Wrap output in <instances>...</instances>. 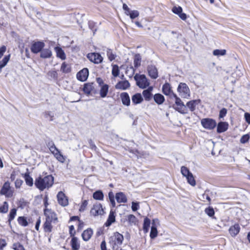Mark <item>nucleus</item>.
<instances>
[{"instance_id":"nucleus-54","label":"nucleus","mask_w":250,"mask_h":250,"mask_svg":"<svg viewBox=\"0 0 250 250\" xmlns=\"http://www.w3.org/2000/svg\"><path fill=\"white\" fill-rule=\"evenodd\" d=\"M128 15L130 19H134L139 16V12L137 10H132Z\"/></svg>"},{"instance_id":"nucleus-47","label":"nucleus","mask_w":250,"mask_h":250,"mask_svg":"<svg viewBox=\"0 0 250 250\" xmlns=\"http://www.w3.org/2000/svg\"><path fill=\"white\" fill-rule=\"evenodd\" d=\"M188 183L191 186H195L196 182L195 180H194V178L193 176V175L192 173H191L189 175H188V177H186Z\"/></svg>"},{"instance_id":"nucleus-25","label":"nucleus","mask_w":250,"mask_h":250,"mask_svg":"<svg viewBox=\"0 0 250 250\" xmlns=\"http://www.w3.org/2000/svg\"><path fill=\"white\" fill-rule=\"evenodd\" d=\"M72 250H78L80 248V244L77 237L73 236L70 242Z\"/></svg>"},{"instance_id":"nucleus-56","label":"nucleus","mask_w":250,"mask_h":250,"mask_svg":"<svg viewBox=\"0 0 250 250\" xmlns=\"http://www.w3.org/2000/svg\"><path fill=\"white\" fill-rule=\"evenodd\" d=\"M48 75L51 78L56 79L58 78V73L57 71L55 70L50 71L48 73Z\"/></svg>"},{"instance_id":"nucleus-60","label":"nucleus","mask_w":250,"mask_h":250,"mask_svg":"<svg viewBox=\"0 0 250 250\" xmlns=\"http://www.w3.org/2000/svg\"><path fill=\"white\" fill-rule=\"evenodd\" d=\"M123 8L125 11V14L128 16L131 11L128 8V6L126 4L124 3L123 5Z\"/></svg>"},{"instance_id":"nucleus-55","label":"nucleus","mask_w":250,"mask_h":250,"mask_svg":"<svg viewBox=\"0 0 250 250\" xmlns=\"http://www.w3.org/2000/svg\"><path fill=\"white\" fill-rule=\"evenodd\" d=\"M172 11L174 13L179 15L182 12L183 10L180 6H174L173 7Z\"/></svg>"},{"instance_id":"nucleus-10","label":"nucleus","mask_w":250,"mask_h":250,"mask_svg":"<svg viewBox=\"0 0 250 250\" xmlns=\"http://www.w3.org/2000/svg\"><path fill=\"white\" fill-rule=\"evenodd\" d=\"M57 197L58 203L62 207H66L68 205V199L63 192H59Z\"/></svg>"},{"instance_id":"nucleus-43","label":"nucleus","mask_w":250,"mask_h":250,"mask_svg":"<svg viewBox=\"0 0 250 250\" xmlns=\"http://www.w3.org/2000/svg\"><path fill=\"white\" fill-rule=\"evenodd\" d=\"M10 59V55L5 56L3 59L0 61V68L1 69L2 68L4 67L8 62Z\"/></svg>"},{"instance_id":"nucleus-2","label":"nucleus","mask_w":250,"mask_h":250,"mask_svg":"<svg viewBox=\"0 0 250 250\" xmlns=\"http://www.w3.org/2000/svg\"><path fill=\"white\" fill-rule=\"evenodd\" d=\"M123 240V235L116 232L109 237L108 243L113 250H118L122 245Z\"/></svg>"},{"instance_id":"nucleus-8","label":"nucleus","mask_w":250,"mask_h":250,"mask_svg":"<svg viewBox=\"0 0 250 250\" xmlns=\"http://www.w3.org/2000/svg\"><path fill=\"white\" fill-rule=\"evenodd\" d=\"M87 58L91 62L98 64L102 62L103 58L101 55L98 53H88L87 55Z\"/></svg>"},{"instance_id":"nucleus-37","label":"nucleus","mask_w":250,"mask_h":250,"mask_svg":"<svg viewBox=\"0 0 250 250\" xmlns=\"http://www.w3.org/2000/svg\"><path fill=\"white\" fill-rule=\"evenodd\" d=\"M205 212L209 217H211L212 218H215V217L214 216L215 212L212 207H208L205 208Z\"/></svg>"},{"instance_id":"nucleus-64","label":"nucleus","mask_w":250,"mask_h":250,"mask_svg":"<svg viewBox=\"0 0 250 250\" xmlns=\"http://www.w3.org/2000/svg\"><path fill=\"white\" fill-rule=\"evenodd\" d=\"M244 116H245V120H246V121L247 122V123H248V124H250V114L249 113H245V115H244Z\"/></svg>"},{"instance_id":"nucleus-31","label":"nucleus","mask_w":250,"mask_h":250,"mask_svg":"<svg viewBox=\"0 0 250 250\" xmlns=\"http://www.w3.org/2000/svg\"><path fill=\"white\" fill-rule=\"evenodd\" d=\"M40 52V57L42 58H49L52 56V52L49 49H42Z\"/></svg>"},{"instance_id":"nucleus-27","label":"nucleus","mask_w":250,"mask_h":250,"mask_svg":"<svg viewBox=\"0 0 250 250\" xmlns=\"http://www.w3.org/2000/svg\"><path fill=\"white\" fill-rule=\"evenodd\" d=\"M55 50L57 54V57L60 58L62 60L66 59V56L64 51L60 47L57 46L55 47Z\"/></svg>"},{"instance_id":"nucleus-18","label":"nucleus","mask_w":250,"mask_h":250,"mask_svg":"<svg viewBox=\"0 0 250 250\" xmlns=\"http://www.w3.org/2000/svg\"><path fill=\"white\" fill-rule=\"evenodd\" d=\"M229 124L227 122H220L217 126V132L218 133H223L226 131L228 128Z\"/></svg>"},{"instance_id":"nucleus-4","label":"nucleus","mask_w":250,"mask_h":250,"mask_svg":"<svg viewBox=\"0 0 250 250\" xmlns=\"http://www.w3.org/2000/svg\"><path fill=\"white\" fill-rule=\"evenodd\" d=\"M134 79L136 81L137 85L141 88H146L149 85L148 80L144 74H136L134 76Z\"/></svg>"},{"instance_id":"nucleus-51","label":"nucleus","mask_w":250,"mask_h":250,"mask_svg":"<svg viewBox=\"0 0 250 250\" xmlns=\"http://www.w3.org/2000/svg\"><path fill=\"white\" fill-rule=\"evenodd\" d=\"M127 220L130 224H135L137 222V218L134 215L130 214L127 216Z\"/></svg>"},{"instance_id":"nucleus-11","label":"nucleus","mask_w":250,"mask_h":250,"mask_svg":"<svg viewBox=\"0 0 250 250\" xmlns=\"http://www.w3.org/2000/svg\"><path fill=\"white\" fill-rule=\"evenodd\" d=\"M148 75L153 79H156L158 77V70L154 65H148L147 67Z\"/></svg>"},{"instance_id":"nucleus-19","label":"nucleus","mask_w":250,"mask_h":250,"mask_svg":"<svg viewBox=\"0 0 250 250\" xmlns=\"http://www.w3.org/2000/svg\"><path fill=\"white\" fill-rule=\"evenodd\" d=\"M130 85L128 81L119 82L115 85L116 89L125 90L130 87Z\"/></svg>"},{"instance_id":"nucleus-5","label":"nucleus","mask_w":250,"mask_h":250,"mask_svg":"<svg viewBox=\"0 0 250 250\" xmlns=\"http://www.w3.org/2000/svg\"><path fill=\"white\" fill-rule=\"evenodd\" d=\"M177 91L183 98L188 99L190 97L189 89L185 83H180L177 88Z\"/></svg>"},{"instance_id":"nucleus-34","label":"nucleus","mask_w":250,"mask_h":250,"mask_svg":"<svg viewBox=\"0 0 250 250\" xmlns=\"http://www.w3.org/2000/svg\"><path fill=\"white\" fill-rule=\"evenodd\" d=\"M61 71L64 73H68L71 72V68L69 64L63 62L62 64Z\"/></svg>"},{"instance_id":"nucleus-63","label":"nucleus","mask_w":250,"mask_h":250,"mask_svg":"<svg viewBox=\"0 0 250 250\" xmlns=\"http://www.w3.org/2000/svg\"><path fill=\"white\" fill-rule=\"evenodd\" d=\"M69 233L72 237L74 236L75 234V230L74 226L71 225L69 227Z\"/></svg>"},{"instance_id":"nucleus-41","label":"nucleus","mask_w":250,"mask_h":250,"mask_svg":"<svg viewBox=\"0 0 250 250\" xmlns=\"http://www.w3.org/2000/svg\"><path fill=\"white\" fill-rule=\"evenodd\" d=\"M112 75L115 77H117L119 76L120 70L119 69V67L117 64H113L112 65Z\"/></svg>"},{"instance_id":"nucleus-38","label":"nucleus","mask_w":250,"mask_h":250,"mask_svg":"<svg viewBox=\"0 0 250 250\" xmlns=\"http://www.w3.org/2000/svg\"><path fill=\"white\" fill-rule=\"evenodd\" d=\"M18 222L20 225L23 227H26L28 225L26 218L24 216L19 217L18 218Z\"/></svg>"},{"instance_id":"nucleus-39","label":"nucleus","mask_w":250,"mask_h":250,"mask_svg":"<svg viewBox=\"0 0 250 250\" xmlns=\"http://www.w3.org/2000/svg\"><path fill=\"white\" fill-rule=\"evenodd\" d=\"M93 197L96 200H101L103 199L104 194L100 190H98L93 193Z\"/></svg>"},{"instance_id":"nucleus-46","label":"nucleus","mask_w":250,"mask_h":250,"mask_svg":"<svg viewBox=\"0 0 250 250\" xmlns=\"http://www.w3.org/2000/svg\"><path fill=\"white\" fill-rule=\"evenodd\" d=\"M8 210V204L7 202H4L2 205L0 206V212L5 213Z\"/></svg>"},{"instance_id":"nucleus-3","label":"nucleus","mask_w":250,"mask_h":250,"mask_svg":"<svg viewBox=\"0 0 250 250\" xmlns=\"http://www.w3.org/2000/svg\"><path fill=\"white\" fill-rule=\"evenodd\" d=\"M173 98H175V103L176 105V107L173 106L174 108L181 114H187L188 113L187 108L181 99L176 94H173Z\"/></svg>"},{"instance_id":"nucleus-59","label":"nucleus","mask_w":250,"mask_h":250,"mask_svg":"<svg viewBox=\"0 0 250 250\" xmlns=\"http://www.w3.org/2000/svg\"><path fill=\"white\" fill-rule=\"evenodd\" d=\"M139 208V205L138 203L132 202L131 208H132V210L133 211H135L137 210Z\"/></svg>"},{"instance_id":"nucleus-22","label":"nucleus","mask_w":250,"mask_h":250,"mask_svg":"<svg viewBox=\"0 0 250 250\" xmlns=\"http://www.w3.org/2000/svg\"><path fill=\"white\" fill-rule=\"evenodd\" d=\"M94 90V83H87L84 84L83 91L87 95L90 94Z\"/></svg>"},{"instance_id":"nucleus-16","label":"nucleus","mask_w":250,"mask_h":250,"mask_svg":"<svg viewBox=\"0 0 250 250\" xmlns=\"http://www.w3.org/2000/svg\"><path fill=\"white\" fill-rule=\"evenodd\" d=\"M22 175L24 179L26 185L32 187L33 185V179L30 176L28 168L26 169V172L24 174H22Z\"/></svg>"},{"instance_id":"nucleus-40","label":"nucleus","mask_w":250,"mask_h":250,"mask_svg":"<svg viewBox=\"0 0 250 250\" xmlns=\"http://www.w3.org/2000/svg\"><path fill=\"white\" fill-rule=\"evenodd\" d=\"M226 52L225 49H215L213 51V55L215 56H225Z\"/></svg>"},{"instance_id":"nucleus-21","label":"nucleus","mask_w":250,"mask_h":250,"mask_svg":"<svg viewBox=\"0 0 250 250\" xmlns=\"http://www.w3.org/2000/svg\"><path fill=\"white\" fill-rule=\"evenodd\" d=\"M121 98L122 104L126 106H129L130 104V100L129 95L126 92H123L121 94Z\"/></svg>"},{"instance_id":"nucleus-44","label":"nucleus","mask_w":250,"mask_h":250,"mask_svg":"<svg viewBox=\"0 0 250 250\" xmlns=\"http://www.w3.org/2000/svg\"><path fill=\"white\" fill-rule=\"evenodd\" d=\"M181 172L182 174L187 177L191 173L189 171V169L185 166H182L181 168Z\"/></svg>"},{"instance_id":"nucleus-26","label":"nucleus","mask_w":250,"mask_h":250,"mask_svg":"<svg viewBox=\"0 0 250 250\" xmlns=\"http://www.w3.org/2000/svg\"><path fill=\"white\" fill-rule=\"evenodd\" d=\"M143 101V98L140 93H136L132 96V101L134 104H140Z\"/></svg>"},{"instance_id":"nucleus-42","label":"nucleus","mask_w":250,"mask_h":250,"mask_svg":"<svg viewBox=\"0 0 250 250\" xmlns=\"http://www.w3.org/2000/svg\"><path fill=\"white\" fill-rule=\"evenodd\" d=\"M142 94L143 95V97H144L145 100L146 101H149L152 98V93H150L148 91H146L145 90H144L143 91Z\"/></svg>"},{"instance_id":"nucleus-17","label":"nucleus","mask_w":250,"mask_h":250,"mask_svg":"<svg viewBox=\"0 0 250 250\" xmlns=\"http://www.w3.org/2000/svg\"><path fill=\"white\" fill-rule=\"evenodd\" d=\"M240 230V227L238 224H235L229 229V232L232 237L236 236Z\"/></svg>"},{"instance_id":"nucleus-53","label":"nucleus","mask_w":250,"mask_h":250,"mask_svg":"<svg viewBox=\"0 0 250 250\" xmlns=\"http://www.w3.org/2000/svg\"><path fill=\"white\" fill-rule=\"evenodd\" d=\"M87 205H88V201L87 200H83L82 202V204L80 207L79 211L80 212H83L85 210Z\"/></svg>"},{"instance_id":"nucleus-52","label":"nucleus","mask_w":250,"mask_h":250,"mask_svg":"<svg viewBox=\"0 0 250 250\" xmlns=\"http://www.w3.org/2000/svg\"><path fill=\"white\" fill-rule=\"evenodd\" d=\"M135 72V69L133 67V66H130L129 67H127L125 73L126 74H128L129 77L131 78L133 75L134 74Z\"/></svg>"},{"instance_id":"nucleus-12","label":"nucleus","mask_w":250,"mask_h":250,"mask_svg":"<svg viewBox=\"0 0 250 250\" xmlns=\"http://www.w3.org/2000/svg\"><path fill=\"white\" fill-rule=\"evenodd\" d=\"M103 213L104 210L100 204L94 205L90 210L91 215L94 216L102 215Z\"/></svg>"},{"instance_id":"nucleus-33","label":"nucleus","mask_w":250,"mask_h":250,"mask_svg":"<svg viewBox=\"0 0 250 250\" xmlns=\"http://www.w3.org/2000/svg\"><path fill=\"white\" fill-rule=\"evenodd\" d=\"M53 222H52L50 221H47V220H45V222H44V223L43 225V229L45 232H51L52 229V226L51 224Z\"/></svg>"},{"instance_id":"nucleus-58","label":"nucleus","mask_w":250,"mask_h":250,"mask_svg":"<svg viewBox=\"0 0 250 250\" xmlns=\"http://www.w3.org/2000/svg\"><path fill=\"white\" fill-rule=\"evenodd\" d=\"M227 113V110L225 108H223L219 112V118H224Z\"/></svg>"},{"instance_id":"nucleus-61","label":"nucleus","mask_w":250,"mask_h":250,"mask_svg":"<svg viewBox=\"0 0 250 250\" xmlns=\"http://www.w3.org/2000/svg\"><path fill=\"white\" fill-rule=\"evenodd\" d=\"M7 243L4 239H0V250H2L6 247Z\"/></svg>"},{"instance_id":"nucleus-20","label":"nucleus","mask_w":250,"mask_h":250,"mask_svg":"<svg viewBox=\"0 0 250 250\" xmlns=\"http://www.w3.org/2000/svg\"><path fill=\"white\" fill-rule=\"evenodd\" d=\"M200 102V100H194L188 102L186 104V107L189 108L191 112L195 110L196 106Z\"/></svg>"},{"instance_id":"nucleus-48","label":"nucleus","mask_w":250,"mask_h":250,"mask_svg":"<svg viewBox=\"0 0 250 250\" xmlns=\"http://www.w3.org/2000/svg\"><path fill=\"white\" fill-rule=\"evenodd\" d=\"M106 54H107V56L108 58V59L110 61L114 60L115 59V57L116 56V55L114 54L113 53L112 51L110 49H107Z\"/></svg>"},{"instance_id":"nucleus-30","label":"nucleus","mask_w":250,"mask_h":250,"mask_svg":"<svg viewBox=\"0 0 250 250\" xmlns=\"http://www.w3.org/2000/svg\"><path fill=\"white\" fill-rule=\"evenodd\" d=\"M115 221V216L114 213L112 211H110L108 219L105 223L106 227L110 226Z\"/></svg>"},{"instance_id":"nucleus-9","label":"nucleus","mask_w":250,"mask_h":250,"mask_svg":"<svg viewBox=\"0 0 250 250\" xmlns=\"http://www.w3.org/2000/svg\"><path fill=\"white\" fill-rule=\"evenodd\" d=\"M45 44L42 42H36L32 43L31 46V51L35 54L40 52L44 47Z\"/></svg>"},{"instance_id":"nucleus-1","label":"nucleus","mask_w":250,"mask_h":250,"mask_svg":"<svg viewBox=\"0 0 250 250\" xmlns=\"http://www.w3.org/2000/svg\"><path fill=\"white\" fill-rule=\"evenodd\" d=\"M53 183L54 177L51 175L43 178L39 176L35 181V185L36 188H50Z\"/></svg>"},{"instance_id":"nucleus-36","label":"nucleus","mask_w":250,"mask_h":250,"mask_svg":"<svg viewBox=\"0 0 250 250\" xmlns=\"http://www.w3.org/2000/svg\"><path fill=\"white\" fill-rule=\"evenodd\" d=\"M141 56L139 54H137L134 56V65L136 68L138 67L141 65Z\"/></svg>"},{"instance_id":"nucleus-6","label":"nucleus","mask_w":250,"mask_h":250,"mask_svg":"<svg viewBox=\"0 0 250 250\" xmlns=\"http://www.w3.org/2000/svg\"><path fill=\"white\" fill-rule=\"evenodd\" d=\"M201 123L204 128L208 130L213 129L216 126V121L210 118H204L201 120Z\"/></svg>"},{"instance_id":"nucleus-24","label":"nucleus","mask_w":250,"mask_h":250,"mask_svg":"<svg viewBox=\"0 0 250 250\" xmlns=\"http://www.w3.org/2000/svg\"><path fill=\"white\" fill-rule=\"evenodd\" d=\"M93 234V230L91 229H88L85 230L82 234V237L83 240L87 241L90 239Z\"/></svg>"},{"instance_id":"nucleus-35","label":"nucleus","mask_w":250,"mask_h":250,"mask_svg":"<svg viewBox=\"0 0 250 250\" xmlns=\"http://www.w3.org/2000/svg\"><path fill=\"white\" fill-rule=\"evenodd\" d=\"M150 220L148 218H145L144 221L143 230L145 233H147L149 230Z\"/></svg>"},{"instance_id":"nucleus-50","label":"nucleus","mask_w":250,"mask_h":250,"mask_svg":"<svg viewBox=\"0 0 250 250\" xmlns=\"http://www.w3.org/2000/svg\"><path fill=\"white\" fill-rule=\"evenodd\" d=\"M54 155L56 159L60 162L63 163L65 159L60 151L56 152V153Z\"/></svg>"},{"instance_id":"nucleus-45","label":"nucleus","mask_w":250,"mask_h":250,"mask_svg":"<svg viewBox=\"0 0 250 250\" xmlns=\"http://www.w3.org/2000/svg\"><path fill=\"white\" fill-rule=\"evenodd\" d=\"M17 213V209L15 208H12L11 209L9 214V218H8V221L10 222L11 221H12L15 217V216L16 215Z\"/></svg>"},{"instance_id":"nucleus-23","label":"nucleus","mask_w":250,"mask_h":250,"mask_svg":"<svg viewBox=\"0 0 250 250\" xmlns=\"http://www.w3.org/2000/svg\"><path fill=\"white\" fill-rule=\"evenodd\" d=\"M117 202L119 203H125L127 202V198L123 192H118L115 196Z\"/></svg>"},{"instance_id":"nucleus-29","label":"nucleus","mask_w":250,"mask_h":250,"mask_svg":"<svg viewBox=\"0 0 250 250\" xmlns=\"http://www.w3.org/2000/svg\"><path fill=\"white\" fill-rule=\"evenodd\" d=\"M154 101L158 104H162L165 101L164 96L160 93L155 94L153 96Z\"/></svg>"},{"instance_id":"nucleus-13","label":"nucleus","mask_w":250,"mask_h":250,"mask_svg":"<svg viewBox=\"0 0 250 250\" xmlns=\"http://www.w3.org/2000/svg\"><path fill=\"white\" fill-rule=\"evenodd\" d=\"M162 92L166 96H168L170 98H173V94H175L171 89L170 84L166 83L162 87Z\"/></svg>"},{"instance_id":"nucleus-32","label":"nucleus","mask_w":250,"mask_h":250,"mask_svg":"<svg viewBox=\"0 0 250 250\" xmlns=\"http://www.w3.org/2000/svg\"><path fill=\"white\" fill-rule=\"evenodd\" d=\"M109 86L107 84H104L102 85L100 90V94L102 98H104L106 96L108 91Z\"/></svg>"},{"instance_id":"nucleus-28","label":"nucleus","mask_w":250,"mask_h":250,"mask_svg":"<svg viewBox=\"0 0 250 250\" xmlns=\"http://www.w3.org/2000/svg\"><path fill=\"white\" fill-rule=\"evenodd\" d=\"M0 193L6 197L10 198L13 196L14 191L12 188H1Z\"/></svg>"},{"instance_id":"nucleus-49","label":"nucleus","mask_w":250,"mask_h":250,"mask_svg":"<svg viewBox=\"0 0 250 250\" xmlns=\"http://www.w3.org/2000/svg\"><path fill=\"white\" fill-rule=\"evenodd\" d=\"M12 248L14 250H25L23 245L19 242L14 243Z\"/></svg>"},{"instance_id":"nucleus-14","label":"nucleus","mask_w":250,"mask_h":250,"mask_svg":"<svg viewBox=\"0 0 250 250\" xmlns=\"http://www.w3.org/2000/svg\"><path fill=\"white\" fill-rule=\"evenodd\" d=\"M89 75V71L87 68H83L77 74L78 80L80 81L84 82L86 81Z\"/></svg>"},{"instance_id":"nucleus-15","label":"nucleus","mask_w":250,"mask_h":250,"mask_svg":"<svg viewBox=\"0 0 250 250\" xmlns=\"http://www.w3.org/2000/svg\"><path fill=\"white\" fill-rule=\"evenodd\" d=\"M156 222L158 223V219L153 220L150 233V237L151 239H154L155 237H156L158 234Z\"/></svg>"},{"instance_id":"nucleus-7","label":"nucleus","mask_w":250,"mask_h":250,"mask_svg":"<svg viewBox=\"0 0 250 250\" xmlns=\"http://www.w3.org/2000/svg\"><path fill=\"white\" fill-rule=\"evenodd\" d=\"M44 214L45 220L55 223L58 221V218L56 213L50 209L45 208L44 209Z\"/></svg>"},{"instance_id":"nucleus-62","label":"nucleus","mask_w":250,"mask_h":250,"mask_svg":"<svg viewBox=\"0 0 250 250\" xmlns=\"http://www.w3.org/2000/svg\"><path fill=\"white\" fill-rule=\"evenodd\" d=\"M23 182L22 180L17 179L15 182L16 188H20L21 186L22 185Z\"/></svg>"},{"instance_id":"nucleus-57","label":"nucleus","mask_w":250,"mask_h":250,"mask_svg":"<svg viewBox=\"0 0 250 250\" xmlns=\"http://www.w3.org/2000/svg\"><path fill=\"white\" fill-rule=\"evenodd\" d=\"M250 139V136L249 134H245L242 136L240 139V142L242 144H245L247 143Z\"/></svg>"}]
</instances>
